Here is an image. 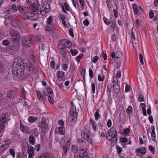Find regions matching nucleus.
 <instances>
[{"label":"nucleus","mask_w":158,"mask_h":158,"mask_svg":"<svg viewBox=\"0 0 158 158\" xmlns=\"http://www.w3.org/2000/svg\"><path fill=\"white\" fill-rule=\"evenodd\" d=\"M77 117L69 115L68 118V121L69 124L72 126H73L75 124Z\"/></svg>","instance_id":"nucleus-19"},{"label":"nucleus","mask_w":158,"mask_h":158,"mask_svg":"<svg viewBox=\"0 0 158 158\" xmlns=\"http://www.w3.org/2000/svg\"><path fill=\"white\" fill-rule=\"evenodd\" d=\"M6 117V114H2L1 117L0 118V120L2 122V123H4L6 122L7 120Z\"/></svg>","instance_id":"nucleus-37"},{"label":"nucleus","mask_w":158,"mask_h":158,"mask_svg":"<svg viewBox=\"0 0 158 158\" xmlns=\"http://www.w3.org/2000/svg\"><path fill=\"white\" fill-rule=\"evenodd\" d=\"M65 128L64 126H60L56 129V131H58L60 135H63L65 133Z\"/></svg>","instance_id":"nucleus-26"},{"label":"nucleus","mask_w":158,"mask_h":158,"mask_svg":"<svg viewBox=\"0 0 158 158\" xmlns=\"http://www.w3.org/2000/svg\"><path fill=\"white\" fill-rule=\"evenodd\" d=\"M64 6H62V9L63 12L65 13H66L67 12L66 11V10L68 11H69V7H68V5L67 3H64Z\"/></svg>","instance_id":"nucleus-35"},{"label":"nucleus","mask_w":158,"mask_h":158,"mask_svg":"<svg viewBox=\"0 0 158 158\" xmlns=\"http://www.w3.org/2000/svg\"><path fill=\"white\" fill-rule=\"evenodd\" d=\"M25 64L26 66L29 71L34 73H36V69L34 67L31 62L27 61V62L25 63Z\"/></svg>","instance_id":"nucleus-12"},{"label":"nucleus","mask_w":158,"mask_h":158,"mask_svg":"<svg viewBox=\"0 0 158 158\" xmlns=\"http://www.w3.org/2000/svg\"><path fill=\"white\" fill-rule=\"evenodd\" d=\"M113 86V89L114 91L116 94H118L120 91V86L118 84L114 85Z\"/></svg>","instance_id":"nucleus-29"},{"label":"nucleus","mask_w":158,"mask_h":158,"mask_svg":"<svg viewBox=\"0 0 158 158\" xmlns=\"http://www.w3.org/2000/svg\"><path fill=\"white\" fill-rule=\"evenodd\" d=\"M83 54L82 53L80 54L79 56L76 57V60L78 63L83 57Z\"/></svg>","instance_id":"nucleus-46"},{"label":"nucleus","mask_w":158,"mask_h":158,"mask_svg":"<svg viewBox=\"0 0 158 158\" xmlns=\"http://www.w3.org/2000/svg\"><path fill=\"white\" fill-rule=\"evenodd\" d=\"M144 96H143L142 94H140L139 95V96L138 98V100L140 102H143L144 101Z\"/></svg>","instance_id":"nucleus-53"},{"label":"nucleus","mask_w":158,"mask_h":158,"mask_svg":"<svg viewBox=\"0 0 158 158\" xmlns=\"http://www.w3.org/2000/svg\"><path fill=\"white\" fill-rule=\"evenodd\" d=\"M137 7V6L135 4H134L132 5V8L134 11V14L136 15L138 14V10Z\"/></svg>","instance_id":"nucleus-39"},{"label":"nucleus","mask_w":158,"mask_h":158,"mask_svg":"<svg viewBox=\"0 0 158 158\" xmlns=\"http://www.w3.org/2000/svg\"><path fill=\"white\" fill-rule=\"evenodd\" d=\"M139 58L141 64L142 65H143L144 64V62L143 59V56H142V54L141 53H140L139 54Z\"/></svg>","instance_id":"nucleus-57"},{"label":"nucleus","mask_w":158,"mask_h":158,"mask_svg":"<svg viewBox=\"0 0 158 158\" xmlns=\"http://www.w3.org/2000/svg\"><path fill=\"white\" fill-rule=\"evenodd\" d=\"M89 73L90 77L91 78H93L94 77V73L93 71L91 69H89Z\"/></svg>","instance_id":"nucleus-61"},{"label":"nucleus","mask_w":158,"mask_h":158,"mask_svg":"<svg viewBox=\"0 0 158 158\" xmlns=\"http://www.w3.org/2000/svg\"><path fill=\"white\" fill-rule=\"evenodd\" d=\"M5 66L0 62V73H2L5 71Z\"/></svg>","instance_id":"nucleus-43"},{"label":"nucleus","mask_w":158,"mask_h":158,"mask_svg":"<svg viewBox=\"0 0 158 158\" xmlns=\"http://www.w3.org/2000/svg\"><path fill=\"white\" fill-rule=\"evenodd\" d=\"M11 143L10 140L8 139L0 143V153L6 150Z\"/></svg>","instance_id":"nucleus-8"},{"label":"nucleus","mask_w":158,"mask_h":158,"mask_svg":"<svg viewBox=\"0 0 158 158\" xmlns=\"http://www.w3.org/2000/svg\"><path fill=\"white\" fill-rule=\"evenodd\" d=\"M99 109H98L97 110L96 112L94 113V115L95 118V119L97 121L98 120L100 117V115L99 114Z\"/></svg>","instance_id":"nucleus-38"},{"label":"nucleus","mask_w":158,"mask_h":158,"mask_svg":"<svg viewBox=\"0 0 158 158\" xmlns=\"http://www.w3.org/2000/svg\"><path fill=\"white\" fill-rule=\"evenodd\" d=\"M53 17L49 16L47 19V26L45 27V30L47 31H51L53 28Z\"/></svg>","instance_id":"nucleus-7"},{"label":"nucleus","mask_w":158,"mask_h":158,"mask_svg":"<svg viewBox=\"0 0 158 158\" xmlns=\"http://www.w3.org/2000/svg\"><path fill=\"white\" fill-rule=\"evenodd\" d=\"M72 45V42L67 39L60 40L58 43L57 46L62 56L65 58L67 55L66 48H70Z\"/></svg>","instance_id":"nucleus-2"},{"label":"nucleus","mask_w":158,"mask_h":158,"mask_svg":"<svg viewBox=\"0 0 158 158\" xmlns=\"http://www.w3.org/2000/svg\"><path fill=\"white\" fill-rule=\"evenodd\" d=\"M85 69H83L82 70V71L81 73V74L82 75V76L83 77L84 81H85Z\"/></svg>","instance_id":"nucleus-56"},{"label":"nucleus","mask_w":158,"mask_h":158,"mask_svg":"<svg viewBox=\"0 0 158 158\" xmlns=\"http://www.w3.org/2000/svg\"><path fill=\"white\" fill-rule=\"evenodd\" d=\"M116 148L118 153L120 154L122 152V148L121 147H119L117 145L116 146Z\"/></svg>","instance_id":"nucleus-55"},{"label":"nucleus","mask_w":158,"mask_h":158,"mask_svg":"<svg viewBox=\"0 0 158 158\" xmlns=\"http://www.w3.org/2000/svg\"><path fill=\"white\" fill-rule=\"evenodd\" d=\"M151 129L152 131L151 133L152 138L153 141H155L156 140V134L155 132V128L154 126H152L151 127Z\"/></svg>","instance_id":"nucleus-28"},{"label":"nucleus","mask_w":158,"mask_h":158,"mask_svg":"<svg viewBox=\"0 0 158 158\" xmlns=\"http://www.w3.org/2000/svg\"><path fill=\"white\" fill-rule=\"evenodd\" d=\"M43 8H44V10H45L46 12L48 13L50 12V6L47 2H46L43 5Z\"/></svg>","instance_id":"nucleus-27"},{"label":"nucleus","mask_w":158,"mask_h":158,"mask_svg":"<svg viewBox=\"0 0 158 158\" xmlns=\"http://www.w3.org/2000/svg\"><path fill=\"white\" fill-rule=\"evenodd\" d=\"M71 104L72 106L70 110L69 115L77 117L79 111L78 110L76 109L75 106L73 105V102H71Z\"/></svg>","instance_id":"nucleus-11"},{"label":"nucleus","mask_w":158,"mask_h":158,"mask_svg":"<svg viewBox=\"0 0 158 158\" xmlns=\"http://www.w3.org/2000/svg\"><path fill=\"white\" fill-rule=\"evenodd\" d=\"M68 64H63L62 65V69L65 71H66V70L68 69Z\"/></svg>","instance_id":"nucleus-54"},{"label":"nucleus","mask_w":158,"mask_h":158,"mask_svg":"<svg viewBox=\"0 0 158 158\" xmlns=\"http://www.w3.org/2000/svg\"><path fill=\"white\" fill-rule=\"evenodd\" d=\"M29 143L32 145H34L35 143V138L32 135H30L29 137Z\"/></svg>","instance_id":"nucleus-31"},{"label":"nucleus","mask_w":158,"mask_h":158,"mask_svg":"<svg viewBox=\"0 0 158 158\" xmlns=\"http://www.w3.org/2000/svg\"><path fill=\"white\" fill-rule=\"evenodd\" d=\"M28 120L30 123H32L37 121L38 118L36 117L31 116L28 118Z\"/></svg>","instance_id":"nucleus-32"},{"label":"nucleus","mask_w":158,"mask_h":158,"mask_svg":"<svg viewBox=\"0 0 158 158\" xmlns=\"http://www.w3.org/2000/svg\"><path fill=\"white\" fill-rule=\"evenodd\" d=\"M127 139L126 137L122 138L120 139V141L123 143L127 142Z\"/></svg>","instance_id":"nucleus-63"},{"label":"nucleus","mask_w":158,"mask_h":158,"mask_svg":"<svg viewBox=\"0 0 158 158\" xmlns=\"http://www.w3.org/2000/svg\"><path fill=\"white\" fill-rule=\"evenodd\" d=\"M37 95L39 99L41 101L43 99L42 94L40 91L37 92Z\"/></svg>","instance_id":"nucleus-48"},{"label":"nucleus","mask_w":158,"mask_h":158,"mask_svg":"<svg viewBox=\"0 0 158 158\" xmlns=\"http://www.w3.org/2000/svg\"><path fill=\"white\" fill-rule=\"evenodd\" d=\"M113 85L115 84H118V80L117 77L116 76H114L113 77Z\"/></svg>","instance_id":"nucleus-42"},{"label":"nucleus","mask_w":158,"mask_h":158,"mask_svg":"<svg viewBox=\"0 0 158 158\" xmlns=\"http://www.w3.org/2000/svg\"><path fill=\"white\" fill-rule=\"evenodd\" d=\"M31 40V37L29 35H27L22 39V44L26 47H30L32 45Z\"/></svg>","instance_id":"nucleus-9"},{"label":"nucleus","mask_w":158,"mask_h":158,"mask_svg":"<svg viewBox=\"0 0 158 158\" xmlns=\"http://www.w3.org/2000/svg\"><path fill=\"white\" fill-rule=\"evenodd\" d=\"M89 121H90V122L91 123L92 125V127H93V129L94 131H96L97 130L96 126L95 125L96 124V122L91 118L90 119Z\"/></svg>","instance_id":"nucleus-34"},{"label":"nucleus","mask_w":158,"mask_h":158,"mask_svg":"<svg viewBox=\"0 0 158 158\" xmlns=\"http://www.w3.org/2000/svg\"><path fill=\"white\" fill-rule=\"evenodd\" d=\"M28 10H30L31 12H36L39 9V6L35 3H32L31 4L29 7Z\"/></svg>","instance_id":"nucleus-18"},{"label":"nucleus","mask_w":158,"mask_h":158,"mask_svg":"<svg viewBox=\"0 0 158 158\" xmlns=\"http://www.w3.org/2000/svg\"><path fill=\"white\" fill-rule=\"evenodd\" d=\"M71 150L72 152L74 153L78 151V148L77 146L75 145H73L72 146Z\"/></svg>","instance_id":"nucleus-47"},{"label":"nucleus","mask_w":158,"mask_h":158,"mask_svg":"<svg viewBox=\"0 0 158 158\" xmlns=\"http://www.w3.org/2000/svg\"><path fill=\"white\" fill-rule=\"evenodd\" d=\"M64 143L67 144V146L70 145L69 142L71 140V137L69 135L65 134L64 135Z\"/></svg>","instance_id":"nucleus-22"},{"label":"nucleus","mask_w":158,"mask_h":158,"mask_svg":"<svg viewBox=\"0 0 158 158\" xmlns=\"http://www.w3.org/2000/svg\"><path fill=\"white\" fill-rule=\"evenodd\" d=\"M28 153L29 154L28 158H33L35 155L34 149L33 147L30 146L28 147Z\"/></svg>","instance_id":"nucleus-23"},{"label":"nucleus","mask_w":158,"mask_h":158,"mask_svg":"<svg viewBox=\"0 0 158 158\" xmlns=\"http://www.w3.org/2000/svg\"><path fill=\"white\" fill-rule=\"evenodd\" d=\"M107 4L109 10H111V8L112 6V1L111 0H107Z\"/></svg>","instance_id":"nucleus-40"},{"label":"nucleus","mask_w":158,"mask_h":158,"mask_svg":"<svg viewBox=\"0 0 158 158\" xmlns=\"http://www.w3.org/2000/svg\"><path fill=\"white\" fill-rule=\"evenodd\" d=\"M2 43L4 45L8 46L10 44V42L8 40H6L3 41Z\"/></svg>","instance_id":"nucleus-60"},{"label":"nucleus","mask_w":158,"mask_h":158,"mask_svg":"<svg viewBox=\"0 0 158 158\" xmlns=\"http://www.w3.org/2000/svg\"><path fill=\"white\" fill-rule=\"evenodd\" d=\"M70 52L73 56H74L77 55L78 53V51L75 49H71L70 50Z\"/></svg>","instance_id":"nucleus-44"},{"label":"nucleus","mask_w":158,"mask_h":158,"mask_svg":"<svg viewBox=\"0 0 158 158\" xmlns=\"http://www.w3.org/2000/svg\"><path fill=\"white\" fill-rule=\"evenodd\" d=\"M44 40V37L41 35H36L34 37L33 40L34 42L37 44H40Z\"/></svg>","instance_id":"nucleus-14"},{"label":"nucleus","mask_w":158,"mask_h":158,"mask_svg":"<svg viewBox=\"0 0 158 158\" xmlns=\"http://www.w3.org/2000/svg\"><path fill=\"white\" fill-rule=\"evenodd\" d=\"M91 87L92 90V93L93 94L95 92V85L94 83H93L91 84Z\"/></svg>","instance_id":"nucleus-52"},{"label":"nucleus","mask_w":158,"mask_h":158,"mask_svg":"<svg viewBox=\"0 0 158 158\" xmlns=\"http://www.w3.org/2000/svg\"><path fill=\"white\" fill-rule=\"evenodd\" d=\"M99 59V57L97 56H94L92 58V61L94 63H95Z\"/></svg>","instance_id":"nucleus-64"},{"label":"nucleus","mask_w":158,"mask_h":158,"mask_svg":"<svg viewBox=\"0 0 158 158\" xmlns=\"http://www.w3.org/2000/svg\"><path fill=\"white\" fill-rule=\"evenodd\" d=\"M48 100L51 104H53L54 102V99L52 96V95L49 94L48 97Z\"/></svg>","instance_id":"nucleus-45"},{"label":"nucleus","mask_w":158,"mask_h":158,"mask_svg":"<svg viewBox=\"0 0 158 158\" xmlns=\"http://www.w3.org/2000/svg\"><path fill=\"white\" fill-rule=\"evenodd\" d=\"M65 73L62 71H58L57 73V76L58 80L60 81H61L65 79Z\"/></svg>","instance_id":"nucleus-17"},{"label":"nucleus","mask_w":158,"mask_h":158,"mask_svg":"<svg viewBox=\"0 0 158 158\" xmlns=\"http://www.w3.org/2000/svg\"><path fill=\"white\" fill-rule=\"evenodd\" d=\"M7 97L9 98H14L16 97L17 93L15 90L11 89L7 91Z\"/></svg>","instance_id":"nucleus-20"},{"label":"nucleus","mask_w":158,"mask_h":158,"mask_svg":"<svg viewBox=\"0 0 158 158\" xmlns=\"http://www.w3.org/2000/svg\"><path fill=\"white\" fill-rule=\"evenodd\" d=\"M12 70L14 74L18 77H21L24 76V64L21 59L18 58L14 59Z\"/></svg>","instance_id":"nucleus-1"},{"label":"nucleus","mask_w":158,"mask_h":158,"mask_svg":"<svg viewBox=\"0 0 158 158\" xmlns=\"http://www.w3.org/2000/svg\"><path fill=\"white\" fill-rule=\"evenodd\" d=\"M19 22L15 19H13L10 22V23L14 27H18L19 26Z\"/></svg>","instance_id":"nucleus-30"},{"label":"nucleus","mask_w":158,"mask_h":158,"mask_svg":"<svg viewBox=\"0 0 158 158\" xmlns=\"http://www.w3.org/2000/svg\"><path fill=\"white\" fill-rule=\"evenodd\" d=\"M69 34L73 37L74 36L73 28H71L69 31Z\"/></svg>","instance_id":"nucleus-62"},{"label":"nucleus","mask_w":158,"mask_h":158,"mask_svg":"<svg viewBox=\"0 0 158 158\" xmlns=\"http://www.w3.org/2000/svg\"><path fill=\"white\" fill-rule=\"evenodd\" d=\"M90 134V130L86 128H84L81 132V136L82 137L85 139L88 140V141L89 143L92 144L93 143V140L91 138L89 139Z\"/></svg>","instance_id":"nucleus-6"},{"label":"nucleus","mask_w":158,"mask_h":158,"mask_svg":"<svg viewBox=\"0 0 158 158\" xmlns=\"http://www.w3.org/2000/svg\"><path fill=\"white\" fill-rule=\"evenodd\" d=\"M28 9L27 7L23 8V10L21 12V15L22 19H28L32 21H35L38 19V14L31 12Z\"/></svg>","instance_id":"nucleus-4"},{"label":"nucleus","mask_w":158,"mask_h":158,"mask_svg":"<svg viewBox=\"0 0 158 158\" xmlns=\"http://www.w3.org/2000/svg\"><path fill=\"white\" fill-rule=\"evenodd\" d=\"M103 19L104 22L107 25H109L110 24V21L109 20L106 18L105 17H103Z\"/></svg>","instance_id":"nucleus-51"},{"label":"nucleus","mask_w":158,"mask_h":158,"mask_svg":"<svg viewBox=\"0 0 158 158\" xmlns=\"http://www.w3.org/2000/svg\"><path fill=\"white\" fill-rule=\"evenodd\" d=\"M39 127L41 129L42 132L44 133H47L49 130V128L45 117L42 118L41 121L39 123Z\"/></svg>","instance_id":"nucleus-5"},{"label":"nucleus","mask_w":158,"mask_h":158,"mask_svg":"<svg viewBox=\"0 0 158 158\" xmlns=\"http://www.w3.org/2000/svg\"><path fill=\"white\" fill-rule=\"evenodd\" d=\"M133 110L132 107L131 106H129L126 110V111L129 117H130L131 115L132 114Z\"/></svg>","instance_id":"nucleus-33"},{"label":"nucleus","mask_w":158,"mask_h":158,"mask_svg":"<svg viewBox=\"0 0 158 158\" xmlns=\"http://www.w3.org/2000/svg\"><path fill=\"white\" fill-rule=\"evenodd\" d=\"M23 8L21 6H16L15 5H13L11 7V9L12 10L14 13L16 12L19 10L20 12L23 10Z\"/></svg>","instance_id":"nucleus-24"},{"label":"nucleus","mask_w":158,"mask_h":158,"mask_svg":"<svg viewBox=\"0 0 158 158\" xmlns=\"http://www.w3.org/2000/svg\"><path fill=\"white\" fill-rule=\"evenodd\" d=\"M114 60L116 61L117 67L118 68L120 67L123 60H120V59H115Z\"/></svg>","instance_id":"nucleus-41"},{"label":"nucleus","mask_w":158,"mask_h":158,"mask_svg":"<svg viewBox=\"0 0 158 158\" xmlns=\"http://www.w3.org/2000/svg\"><path fill=\"white\" fill-rule=\"evenodd\" d=\"M21 92L23 97V98H25L26 97V92L24 88H22L21 89Z\"/></svg>","instance_id":"nucleus-59"},{"label":"nucleus","mask_w":158,"mask_h":158,"mask_svg":"<svg viewBox=\"0 0 158 158\" xmlns=\"http://www.w3.org/2000/svg\"><path fill=\"white\" fill-rule=\"evenodd\" d=\"M9 152L13 157L14 158L15 156V153L14 150L12 148L10 149Z\"/></svg>","instance_id":"nucleus-50"},{"label":"nucleus","mask_w":158,"mask_h":158,"mask_svg":"<svg viewBox=\"0 0 158 158\" xmlns=\"http://www.w3.org/2000/svg\"><path fill=\"white\" fill-rule=\"evenodd\" d=\"M69 145L67 146V144L63 145L62 147V149L64 151V154H66L67 152L68 149H69Z\"/></svg>","instance_id":"nucleus-36"},{"label":"nucleus","mask_w":158,"mask_h":158,"mask_svg":"<svg viewBox=\"0 0 158 158\" xmlns=\"http://www.w3.org/2000/svg\"><path fill=\"white\" fill-rule=\"evenodd\" d=\"M9 34L12 41L14 43L12 47V49L16 51H18L19 48V43L21 39L20 33L17 31L12 29L10 30Z\"/></svg>","instance_id":"nucleus-3"},{"label":"nucleus","mask_w":158,"mask_h":158,"mask_svg":"<svg viewBox=\"0 0 158 158\" xmlns=\"http://www.w3.org/2000/svg\"><path fill=\"white\" fill-rule=\"evenodd\" d=\"M20 129L21 131L24 133L29 134L30 132L29 128L24 125L21 122L20 123Z\"/></svg>","instance_id":"nucleus-21"},{"label":"nucleus","mask_w":158,"mask_h":158,"mask_svg":"<svg viewBox=\"0 0 158 158\" xmlns=\"http://www.w3.org/2000/svg\"><path fill=\"white\" fill-rule=\"evenodd\" d=\"M38 158H54V157L50 153H45L41 155Z\"/></svg>","instance_id":"nucleus-25"},{"label":"nucleus","mask_w":158,"mask_h":158,"mask_svg":"<svg viewBox=\"0 0 158 158\" xmlns=\"http://www.w3.org/2000/svg\"><path fill=\"white\" fill-rule=\"evenodd\" d=\"M114 131V128L112 127L110 128L108 131L106 138L107 140L110 141L112 139V136Z\"/></svg>","instance_id":"nucleus-16"},{"label":"nucleus","mask_w":158,"mask_h":158,"mask_svg":"<svg viewBox=\"0 0 158 158\" xmlns=\"http://www.w3.org/2000/svg\"><path fill=\"white\" fill-rule=\"evenodd\" d=\"M149 149L151 152L152 153L154 154L155 153V148L151 145L149 146Z\"/></svg>","instance_id":"nucleus-58"},{"label":"nucleus","mask_w":158,"mask_h":158,"mask_svg":"<svg viewBox=\"0 0 158 158\" xmlns=\"http://www.w3.org/2000/svg\"><path fill=\"white\" fill-rule=\"evenodd\" d=\"M111 55L113 58H114L116 56V59H120V60H123V53L120 52H118L116 54L114 52H113Z\"/></svg>","instance_id":"nucleus-13"},{"label":"nucleus","mask_w":158,"mask_h":158,"mask_svg":"<svg viewBox=\"0 0 158 158\" xmlns=\"http://www.w3.org/2000/svg\"><path fill=\"white\" fill-rule=\"evenodd\" d=\"M146 152V148L144 147H141L137 148L136 150L137 155L140 156H141V155H145Z\"/></svg>","instance_id":"nucleus-15"},{"label":"nucleus","mask_w":158,"mask_h":158,"mask_svg":"<svg viewBox=\"0 0 158 158\" xmlns=\"http://www.w3.org/2000/svg\"><path fill=\"white\" fill-rule=\"evenodd\" d=\"M74 158H89V157L86 150L81 149L78 151V154L75 155Z\"/></svg>","instance_id":"nucleus-10"},{"label":"nucleus","mask_w":158,"mask_h":158,"mask_svg":"<svg viewBox=\"0 0 158 158\" xmlns=\"http://www.w3.org/2000/svg\"><path fill=\"white\" fill-rule=\"evenodd\" d=\"M117 131H115L114 132V136L113 137H112V139L114 141H117Z\"/></svg>","instance_id":"nucleus-49"}]
</instances>
